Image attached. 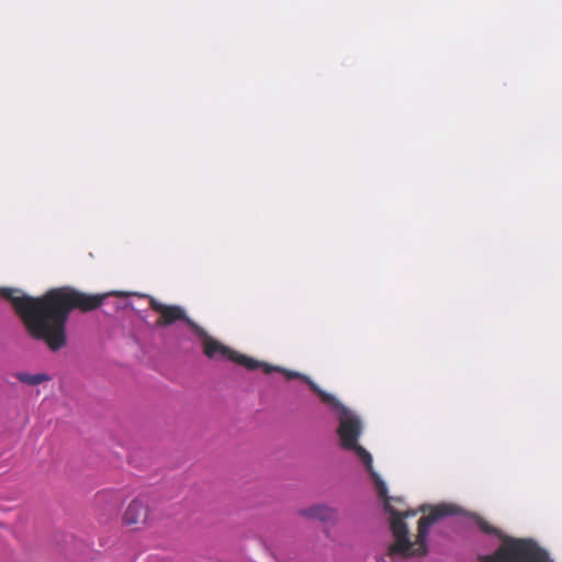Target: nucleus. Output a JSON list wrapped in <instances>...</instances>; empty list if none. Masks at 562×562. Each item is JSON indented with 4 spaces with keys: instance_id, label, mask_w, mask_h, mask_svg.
<instances>
[{
    "instance_id": "nucleus-1",
    "label": "nucleus",
    "mask_w": 562,
    "mask_h": 562,
    "mask_svg": "<svg viewBox=\"0 0 562 562\" xmlns=\"http://www.w3.org/2000/svg\"><path fill=\"white\" fill-rule=\"evenodd\" d=\"M319 398L338 419L337 429L340 445L355 453L373 481L379 497L384 499V510L389 515L394 543L390 548L393 560L404 557L423 555L427 551L426 539L429 528L442 518L457 516L461 521L477 526L487 533V549L479 553L482 562H553L548 553L535 542L509 538L490 527L474 514L453 504L423 505L416 510L401 513L389 503L387 487L372 467V456L358 439L362 432L359 416L344 406L334 396L315 389Z\"/></svg>"
},
{
    "instance_id": "nucleus-2",
    "label": "nucleus",
    "mask_w": 562,
    "mask_h": 562,
    "mask_svg": "<svg viewBox=\"0 0 562 562\" xmlns=\"http://www.w3.org/2000/svg\"><path fill=\"white\" fill-rule=\"evenodd\" d=\"M1 295L10 301L24 323L29 334L44 340L56 351L66 345V324L70 313L99 308L108 294H88L70 286L48 290L42 296L21 294L19 289L3 288Z\"/></svg>"
},
{
    "instance_id": "nucleus-3",
    "label": "nucleus",
    "mask_w": 562,
    "mask_h": 562,
    "mask_svg": "<svg viewBox=\"0 0 562 562\" xmlns=\"http://www.w3.org/2000/svg\"><path fill=\"white\" fill-rule=\"evenodd\" d=\"M149 306L153 311L160 314L157 321L158 326H169L178 321H183L191 330L202 339L203 352L212 360L231 361L248 371L261 370L266 374L277 372L281 374L285 382L297 381L305 386H316L311 379L300 372L288 370L278 366H271L255 358L240 353L221 341L211 337L204 328L198 325L193 319L187 316L184 310L179 305H166L154 297H150Z\"/></svg>"
},
{
    "instance_id": "nucleus-4",
    "label": "nucleus",
    "mask_w": 562,
    "mask_h": 562,
    "mask_svg": "<svg viewBox=\"0 0 562 562\" xmlns=\"http://www.w3.org/2000/svg\"><path fill=\"white\" fill-rule=\"evenodd\" d=\"M302 515L311 519H317L323 522H335L337 519L336 510L327 505L317 504L302 510Z\"/></svg>"
},
{
    "instance_id": "nucleus-5",
    "label": "nucleus",
    "mask_w": 562,
    "mask_h": 562,
    "mask_svg": "<svg viewBox=\"0 0 562 562\" xmlns=\"http://www.w3.org/2000/svg\"><path fill=\"white\" fill-rule=\"evenodd\" d=\"M147 517V507L139 499L132 501L124 513V521L127 525L145 522Z\"/></svg>"
},
{
    "instance_id": "nucleus-6",
    "label": "nucleus",
    "mask_w": 562,
    "mask_h": 562,
    "mask_svg": "<svg viewBox=\"0 0 562 562\" xmlns=\"http://www.w3.org/2000/svg\"><path fill=\"white\" fill-rule=\"evenodd\" d=\"M15 376L21 383L27 384L31 386H35L41 383L49 381V376L45 373H37V374L16 373Z\"/></svg>"
}]
</instances>
